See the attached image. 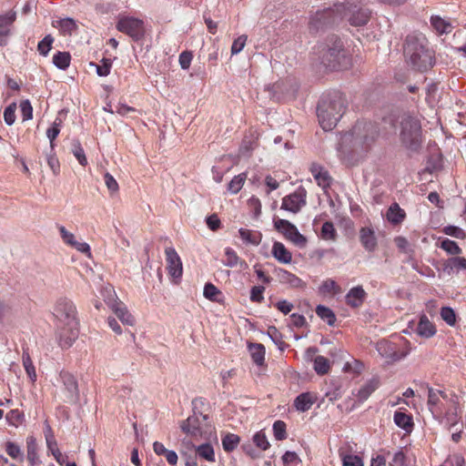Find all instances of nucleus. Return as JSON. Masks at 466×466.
Listing matches in <instances>:
<instances>
[{
	"label": "nucleus",
	"instance_id": "nucleus-10",
	"mask_svg": "<svg viewBox=\"0 0 466 466\" xmlns=\"http://www.w3.org/2000/svg\"><path fill=\"white\" fill-rule=\"evenodd\" d=\"M307 190L299 187L293 193L282 198L281 209L297 214L307 203Z\"/></svg>",
	"mask_w": 466,
	"mask_h": 466
},
{
	"label": "nucleus",
	"instance_id": "nucleus-5",
	"mask_svg": "<svg viewBox=\"0 0 466 466\" xmlns=\"http://www.w3.org/2000/svg\"><path fill=\"white\" fill-rule=\"evenodd\" d=\"M400 140L406 148L418 151L421 146V126L418 118L405 116L400 122Z\"/></svg>",
	"mask_w": 466,
	"mask_h": 466
},
{
	"label": "nucleus",
	"instance_id": "nucleus-3",
	"mask_svg": "<svg viewBox=\"0 0 466 466\" xmlns=\"http://www.w3.org/2000/svg\"><path fill=\"white\" fill-rule=\"evenodd\" d=\"M404 54L410 65L416 70L426 71L433 66V52L427 47L424 36L408 35L404 44Z\"/></svg>",
	"mask_w": 466,
	"mask_h": 466
},
{
	"label": "nucleus",
	"instance_id": "nucleus-45",
	"mask_svg": "<svg viewBox=\"0 0 466 466\" xmlns=\"http://www.w3.org/2000/svg\"><path fill=\"white\" fill-rule=\"evenodd\" d=\"M441 248L445 250L448 254L457 256L461 253V248L458 244L449 238H445L441 242Z\"/></svg>",
	"mask_w": 466,
	"mask_h": 466
},
{
	"label": "nucleus",
	"instance_id": "nucleus-15",
	"mask_svg": "<svg viewBox=\"0 0 466 466\" xmlns=\"http://www.w3.org/2000/svg\"><path fill=\"white\" fill-rule=\"evenodd\" d=\"M360 240L363 248L370 252L377 248L375 232L370 228H362L360 230Z\"/></svg>",
	"mask_w": 466,
	"mask_h": 466
},
{
	"label": "nucleus",
	"instance_id": "nucleus-46",
	"mask_svg": "<svg viewBox=\"0 0 466 466\" xmlns=\"http://www.w3.org/2000/svg\"><path fill=\"white\" fill-rule=\"evenodd\" d=\"M204 297L211 301H219L218 296L221 295V291L212 283H207L204 287L203 291Z\"/></svg>",
	"mask_w": 466,
	"mask_h": 466
},
{
	"label": "nucleus",
	"instance_id": "nucleus-27",
	"mask_svg": "<svg viewBox=\"0 0 466 466\" xmlns=\"http://www.w3.org/2000/svg\"><path fill=\"white\" fill-rule=\"evenodd\" d=\"M314 399L310 393H301L294 400V406L299 411L309 410L314 403Z\"/></svg>",
	"mask_w": 466,
	"mask_h": 466
},
{
	"label": "nucleus",
	"instance_id": "nucleus-36",
	"mask_svg": "<svg viewBox=\"0 0 466 466\" xmlns=\"http://www.w3.org/2000/svg\"><path fill=\"white\" fill-rule=\"evenodd\" d=\"M23 366L26 371L27 376L29 377L32 382L36 380V372L33 361L30 358V355L27 351L24 350L22 355Z\"/></svg>",
	"mask_w": 466,
	"mask_h": 466
},
{
	"label": "nucleus",
	"instance_id": "nucleus-58",
	"mask_svg": "<svg viewBox=\"0 0 466 466\" xmlns=\"http://www.w3.org/2000/svg\"><path fill=\"white\" fill-rule=\"evenodd\" d=\"M321 235L325 239H334L336 231L332 222L327 221L322 225Z\"/></svg>",
	"mask_w": 466,
	"mask_h": 466
},
{
	"label": "nucleus",
	"instance_id": "nucleus-30",
	"mask_svg": "<svg viewBox=\"0 0 466 466\" xmlns=\"http://www.w3.org/2000/svg\"><path fill=\"white\" fill-rule=\"evenodd\" d=\"M238 232L243 241L253 246H258L262 239V235L259 232H253L246 228H240Z\"/></svg>",
	"mask_w": 466,
	"mask_h": 466
},
{
	"label": "nucleus",
	"instance_id": "nucleus-49",
	"mask_svg": "<svg viewBox=\"0 0 466 466\" xmlns=\"http://www.w3.org/2000/svg\"><path fill=\"white\" fill-rule=\"evenodd\" d=\"M253 442L258 448L261 449L262 451L268 450L270 446L267 439V436L263 431H259L254 434Z\"/></svg>",
	"mask_w": 466,
	"mask_h": 466
},
{
	"label": "nucleus",
	"instance_id": "nucleus-20",
	"mask_svg": "<svg viewBox=\"0 0 466 466\" xmlns=\"http://www.w3.org/2000/svg\"><path fill=\"white\" fill-rule=\"evenodd\" d=\"M180 428L185 433L191 436L201 434L199 419L196 415L189 416L187 420H183Z\"/></svg>",
	"mask_w": 466,
	"mask_h": 466
},
{
	"label": "nucleus",
	"instance_id": "nucleus-64",
	"mask_svg": "<svg viewBox=\"0 0 466 466\" xmlns=\"http://www.w3.org/2000/svg\"><path fill=\"white\" fill-rule=\"evenodd\" d=\"M104 179H105V184L106 186V187L108 188V190L111 192V193H116L118 191V183L116 182V180L114 178V177L109 174L108 172H106L104 176Z\"/></svg>",
	"mask_w": 466,
	"mask_h": 466
},
{
	"label": "nucleus",
	"instance_id": "nucleus-63",
	"mask_svg": "<svg viewBox=\"0 0 466 466\" xmlns=\"http://www.w3.org/2000/svg\"><path fill=\"white\" fill-rule=\"evenodd\" d=\"M247 35H242L238 36L232 44L231 46V54L236 55L238 54L245 46L247 42Z\"/></svg>",
	"mask_w": 466,
	"mask_h": 466
},
{
	"label": "nucleus",
	"instance_id": "nucleus-19",
	"mask_svg": "<svg viewBox=\"0 0 466 466\" xmlns=\"http://www.w3.org/2000/svg\"><path fill=\"white\" fill-rule=\"evenodd\" d=\"M366 297V292L361 286L352 288L346 295V302L352 308L360 307Z\"/></svg>",
	"mask_w": 466,
	"mask_h": 466
},
{
	"label": "nucleus",
	"instance_id": "nucleus-2",
	"mask_svg": "<svg viewBox=\"0 0 466 466\" xmlns=\"http://www.w3.org/2000/svg\"><path fill=\"white\" fill-rule=\"evenodd\" d=\"M347 99L338 91L323 94L317 105V116L323 130H332L345 114Z\"/></svg>",
	"mask_w": 466,
	"mask_h": 466
},
{
	"label": "nucleus",
	"instance_id": "nucleus-62",
	"mask_svg": "<svg viewBox=\"0 0 466 466\" xmlns=\"http://www.w3.org/2000/svg\"><path fill=\"white\" fill-rule=\"evenodd\" d=\"M59 231H60L61 238L66 244H67L71 247L75 245L76 240L75 235L73 233L66 230V228L64 226L59 227Z\"/></svg>",
	"mask_w": 466,
	"mask_h": 466
},
{
	"label": "nucleus",
	"instance_id": "nucleus-11",
	"mask_svg": "<svg viewBox=\"0 0 466 466\" xmlns=\"http://www.w3.org/2000/svg\"><path fill=\"white\" fill-rule=\"evenodd\" d=\"M60 378L64 385L63 398L67 403H76L79 399L78 386L76 378L69 372H61Z\"/></svg>",
	"mask_w": 466,
	"mask_h": 466
},
{
	"label": "nucleus",
	"instance_id": "nucleus-37",
	"mask_svg": "<svg viewBox=\"0 0 466 466\" xmlns=\"http://www.w3.org/2000/svg\"><path fill=\"white\" fill-rule=\"evenodd\" d=\"M313 368L317 374L325 375L329 370V360L323 356H317L313 360Z\"/></svg>",
	"mask_w": 466,
	"mask_h": 466
},
{
	"label": "nucleus",
	"instance_id": "nucleus-57",
	"mask_svg": "<svg viewBox=\"0 0 466 466\" xmlns=\"http://www.w3.org/2000/svg\"><path fill=\"white\" fill-rule=\"evenodd\" d=\"M319 289L322 293H338L339 291V286L332 279L323 281Z\"/></svg>",
	"mask_w": 466,
	"mask_h": 466
},
{
	"label": "nucleus",
	"instance_id": "nucleus-17",
	"mask_svg": "<svg viewBox=\"0 0 466 466\" xmlns=\"http://www.w3.org/2000/svg\"><path fill=\"white\" fill-rule=\"evenodd\" d=\"M111 309L123 324L128 326H133L135 324L134 317L123 303L115 302L111 305Z\"/></svg>",
	"mask_w": 466,
	"mask_h": 466
},
{
	"label": "nucleus",
	"instance_id": "nucleus-56",
	"mask_svg": "<svg viewBox=\"0 0 466 466\" xmlns=\"http://www.w3.org/2000/svg\"><path fill=\"white\" fill-rule=\"evenodd\" d=\"M256 147V143L253 139H243L240 147H239V155L241 156H248L249 153Z\"/></svg>",
	"mask_w": 466,
	"mask_h": 466
},
{
	"label": "nucleus",
	"instance_id": "nucleus-48",
	"mask_svg": "<svg viewBox=\"0 0 466 466\" xmlns=\"http://www.w3.org/2000/svg\"><path fill=\"white\" fill-rule=\"evenodd\" d=\"M273 433L278 441L287 439L286 423L283 420H276L273 424Z\"/></svg>",
	"mask_w": 466,
	"mask_h": 466
},
{
	"label": "nucleus",
	"instance_id": "nucleus-38",
	"mask_svg": "<svg viewBox=\"0 0 466 466\" xmlns=\"http://www.w3.org/2000/svg\"><path fill=\"white\" fill-rule=\"evenodd\" d=\"M56 23L57 25L54 24V26H57L63 35H71L77 27L75 20L69 17L60 19Z\"/></svg>",
	"mask_w": 466,
	"mask_h": 466
},
{
	"label": "nucleus",
	"instance_id": "nucleus-21",
	"mask_svg": "<svg viewBox=\"0 0 466 466\" xmlns=\"http://www.w3.org/2000/svg\"><path fill=\"white\" fill-rule=\"evenodd\" d=\"M379 385L380 380L378 378H372L367 381L358 390V392L356 393L359 400L362 402L368 400V398L378 389Z\"/></svg>",
	"mask_w": 466,
	"mask_h": 466
},
{
	"label": "nucleus",
	"instance_id": "nucleus-61",
	"mask_svg": "<svg viewBox=\"0 0 466 466\" xmlns=\"http://www.w3.org/2000/svg\"><path fill=\"white\" fill-rule=\"evenodd\" d=\"M265 288L263 286H255L250 290V300L253 302H262L264 299L263 292Z\"/></svg>",
	"mask_w": 466,
	"mask_h": 466
},
{
	"label": "nucleus",
	"instance_id": "nucleus-32",
	"mask_svg": "<svg viewBox=\"0 0 466 466\" xmlns=\"http://www.w3.org/2000/svg\"><path fill=\"white\" fill-rule=\"evenodd\" d=\"M316 314L324 321L327 322L329 326H333L336 322V315L334 312L328 307L323 305H319L316 308Z\"/></svg>",
	"mask_w": 466,
	"mask_h": 466
},
{
	"label": "nucleus",
	"instance_id": "nucleus-8",
	"mask_svg": "<svg viewBox=\"0 0 466 466\" xmlns=\"http://www.w3.org/2000/svg\"><path fill=\"white\" fill-rule=\"evenodd\" d=\"M116 29L127 34L134 41L144 38L146 33L144 21L133 16L120 17L116 24Z\"/></svg>",
	"mask_w": 466,
	"mask_h": 466
},
{
	"label": "nucleus",
	"instance_id": "nucleus-6",
	"mask_svg": "<svg viewBox=\"0 0 466 466\" xmlns=\"http://www.w3.org/2000/svg\"><path fill=\"white\" fill-rule=\"evenodd\" d=\"M321 56V63L330 70H340L347 68L350 65V58L346 56L340 39L336 37L332 46L324 48Z\"/></svg>",
	"mask_w": 466,
	"mask_h": 466
},
{
	"label": "nucleus",
	"instance_id": "nucleus-54",
	"mask_svg": "<svg viewBox=\"0 0 466 466\" xmlns=\"http://www.w3.org/2000/svg\"><path fill=\"white\" fill-rule=\"evenodd\" d=\"M46 446L48 450L51 451L52 455L55 457L56 461L61 465L64 462V456L57 447L56 440L46 442Z\"/></svg>",
	"mask_w": 466,
	"mask_h": 466
},
{
	"label": "nucleus",
	"instance_id": "nucleus-59",
	"mask_svg": "<svg viewBox=\"0 0 466 466\" xmlns=\"http://www.w3.org/2000/svg\"><path fill=\"white\" fill-rule=\"evenodd\" d=\"M102 65L96 66V73L99 76H106L110 73V68L112 66L111 60L108 58H103L101 60Z\"/></svg>",
	"mask_w": 466,
	"mask_h": 466
},
{
	"label": "nucleus",
	"instance_id": "nucleus-12",
	"mask_svg": "<svg viewBox=\"0 0 466 466\" xmlns=\"http://www.w3.org/2000/svg\"><path fill=\"white\" fill-rule=\"evenodd\" d=\"M167 257V268L168 273L175 279L182 276V262L177 251L173 248H167L165 250Z\"/></svg>",
	"mask_w": 466,
	"mask_h": 466
},
{
	"label": "nucleus",
	"instance_id": "nucleus-23",
	"mask_svg": "<svg viewBox=\"0 0 466 466\" xmlns=\"http://www.w3.org/2000/svg\"><path fill=\"white\" fill-rule=\"evenodd\" d=\"M405 217V211L400 208L398 203H392L387 211V218L393 225L401 223Z\"/></svg>",
	"mask_w": 466,
	"mask_h": 466
},
{
	"label": "nucleus",
	"instance_id": "nucleus-39",
	"mask_svg": "<svg viewBox=\"0 0 466 466\" xmlns=\"http://www.w3.org/2000/svg\"><path fill=\"white\" fill-rule=\"evenodd\" d=\"M246 179H247L246 173H241V174L235 176L228 183V190L231 194L238 193L241 190Z\"/></svg>",
	"mask_w": 466,
	"mask_h": 466
},
{
	"label": "nucleus",
	"instance_id": "nucleus-22",
	"mask_svg": "<svg viewBox=\"0 0 466 466\" xmlns=\"http://www.w3.org/2000/svg\"><path fill=\"white\" fill-rule=\"evenodd\" d=\"M272 255L276 259L284 264H289L292 260L291 253L280 242L273 244Z\"/></svg>",
	"mask_w": 466,
	"mask_h": 466
},
{
	"label": "nucleus",
	"instance_id": "nucleus-26",
	"mask_svg": "<svg viewBox=\"0 0 466 466\" xmlns=\"http://www.w3.org/2000/svg\"><path fill=\"white\" fill-rule=\"evenodd\" d=\"M248 350L254 363L262 366L265 360V347L260 343H249Z\"/></svg>",
	"mask_w": 466,
	"mask_h": 466
},
{
	"label": "nucleus",
	"instance_id": "nucleus-13",
	"mask_svg": "<svg viewBox=\"0 0 466 466\" xmlns=\"http://www.w3.org/2000/svg\"><path fill=\"white\" fill-rule=\"evenodd\" d=\"M16 14L9 11L5 15H0V45H6V37L10 33V25L15 22Z\"/></svg>",
	"mask_w": 466,
	"mask_h": 466
},
{
	"label": "nucleus",
	"instance_id": "nucleus-44",
	"mask_svg": "<svg viewBox=\"0 0 466 466\" xmlns=\"http://www.w3.org/2000/svg\"><path fill=\"white\" fill-rule=\"evenodd\" d=\"M431 25L440 33L447 34L451 28V25L441 17L435 15L431 18Z\"/></svg>",
	"mask_w": 466,
	"mask_h": 466
},
{
	"label": "nucleus",
	"instance_id": "nucleus-16",
	"mask_svg": "<svg viewBox=\"0 0 466 466\" xmlns=\"http://www.w3.org/2000/svg\"><path fill=\"white\" fill-rule=\"evenodd\" d=\"M276 275L281 284L288 285L290 288L302 287V280L296 275L286 269L279 268L276 270Z\"/></svg>",
	"mask_w": 466,
	"mask_h": 466
},
{
	"label": "nucleus",
	"instance_id": "nucleus-53",
	"mask_svg": "<svg viewBox=\"0 0 466 466\" xmlns=\"http://www.w3.org/2000/svg\"><path fill=\"white\" fill-rule=\"evenodd\" d=\"M20 110L24 121L30 120L33 117V107L28 99L23 100L20 103Z\"/></svg>",
	"mask_w": 466,
	"mask_h": 466
},
{
	"label": "nucleus",
	"instance_id": "nucleus-40",
	"mask_svg": "<svg viewBox=\"0 0 466 466\" xmlns=\"http://www.w3.org/2000/svg\"><path fill=\"white\" fill-rule=\"evenodd\" d=\"M71 152L81 166L86 167L87 165V159L85 155V151L78 139H74L72 141Z\"/></svg>",
	"mask_w": 466,
	"mask_h": 466
},
{
	"label": "nucleus",
	"instance_id": "nucleus-43",
	"mask_svg": "<svg viewBox=\"0 0 466 466\" xmlns=\"http://www.w3.org/2000/svg\"><path fill=\"white\" fill-rule=\"evenodd\" d=\"M196 451L199 457L207 460L208 461H215L214 449L211 444H201L196 449Z\"/></svg>",
	"mask_w": 466,
	"mask_h": 466
},
{
	"label": "nucleus",
	"instance_id": "nucleus-7",
	"mask_svg": "<svg viewBox=\"0 0 466 466\" xmlns=\"http://www.w3.org/2000/svg\"><path fill=\"white\" fill-rule=\"evenodd\" d=\"M336 9L338 12H343L344 16L353 26L365 25L371 15L369 8L349 1L336 5Z\"/></svg>",
	"mask_w": 466,
	"mask_h": 466
},
{
	"label": "nucleus",
	"instance_id": "nucleus-14",
	"mask_svg": "<svg viewBox=\"0 0 466 466\" xmlns=\"http://www.w3.org/2000/svg\"><path fill=\"white\" fill-rule=\"evenodd\" d=\"M376 350L379 354L385 359H389L393 361L399 360L400 359L395 350L394 344L388 340L382 339L378 341L376 343Z\"/></svg>",
	"mask_w": 466,
	"mask_h": 466
},
{
	"label": "nucleus",
	"instance_id": "nucleus-9",
	"mask_svg": "<svg viewBox=\"0 0 466 466\" xmlns=\"http://www.w3.org/2000/svg\"><path fill=\"white\" fill-rule=\"evenodd\" d=\"M275 228L283 234L287 239L294 243L299 248H303L307 244V238L299 232L295 225L286 219H274Z\"/></svg>",
	"mask_w": 466,
	"mask_h": 466
},
{
	"label": "nucleus",
	"instance_id": "nucleus-42",
	"mask_svg": "<svg viewBox=\"0 0 466 466\" xmlns=\"http://www.w3.org/2000/svg\"><path fill=\"white\" fill-rule=\"evenodd\" d=\"M5 451L12 459L18 461H24L25 456L18 444L7 441L5 443Z\"/></svg>",
	"mask_w": 466,
	"mask_h": 466
},
{
	"label": "nucleus",
	"instance_id": "nucleus-34",
	"mask_svg": "<svg viewBox=\"0 0 466 466\" xmlns=\"http://www.w3.org/2000/svg\"><path fill=\"white\" fill-rule=\"evenodd\" d=\"M425 387L428 390V405L430 409L432 410V408L437 406L440 402V396H441L443 399L447 398V394L442 390H435L431 387H430L428 384H424Z\"/></svg>",
	"mask_w": 466,
	"mask_h": 466
},
{
	"label": "nucleus",
	"instance_id": "nucleus-18",
	"mask_svg": "<svg viewBox=\"0 0 466 466\" xmlns=\"http://www.w3.org/2000/svg\"><path fill=\"white\" fill-rule=\"evenodd\" d=\"M442 269L448 275L466 269V258L462 257H452L443 263Z\"/></svg>",
	"mask_w": 466,
	"mask_h": 466
},
{
	"label": "nucleus",
	"instance_id": "nucleus-1",
	"mask_svg": "<svg viewBox=\"0 0 466 466\" xmlns=\"http://www.w3.org/2000/svg\"><path fill=\"white\" fill-rule=\"evenodd\" d=\"M76 308L67 298H60L56 304L54 316L56 319V335L62 348H69L77 339L79 323Z\"/></svg>",
	"mask_w": 466,
	"mask_h": 466
},
{
	"label": "nucleus",
	"instance_id": "nucleus-25",
	"mask_svg": "<svg viewBox=\"0 0 466 466\" xmlns=\"http://www.w3.org/2000/svg\"><path fill=\"white\" fill-rule=\"evenodd\" d=\"M417 332L421 337L431 338L436 333V329L434 325L423 315L420 319Z\"/></svg>",
	"mask_w": 466,
	"mask_h": 466
},
{
	"label": "nucleus",
	"instance_id": "nucleus-31",
	"mask_svg": "<svg viewBox=\"0 0 466 466\" xmlns=\"http://www.w3.org/2000/svg\"><path fill=\"white\" fill-rule=\"evenodd\" d=\"M226 260L224 265L229 268H234L237 265H240L242 268L248 267L244 260H241L237 253L230 248H227L225 250Z\"/></svg>",
	"mask_w": 466,
	"mask_h": 466
},
{
	"label": "nucleus",
	"instance_id": "nucleus-35",
	"mask_svg": "<svg viewBox=\"0 0 466 466\" xmlns=\"http://www.w3.org/2000/svg\"><path fill=\"white\" fill-rule=\"evenodd\" d=\"M71 61V56L68 52H57L54 55L53 64L61 70H66Z\"/></svg>",
	"mask_w": 466,
	"mask_h": 466
},
{
	"label": "nucleus",
	"instance_id": "nucleus-60",
	"mask_svg": "<svg viewBox=\"0 0 466 466\" xmlns=\"http://www.w3.org/2000/svg\"><path fill=\"white\" fill-rule=\"evenodd\" d=\"M343 466H364L360 457L357 455H345L342 458Z\"/></svg>",
	"mask_w": 466,
	"mask_h": 466
},
{
	"label": "nucleus",
	"instance_id": "nucleus-24",
	"mask_svg": "<svg viewBox=\"0 0 466 466\" xmlns=\"http://www.w3.org/2000/svg\"><path fill=\"white\" fill-rule=\"evenodd\" d=\"M310 171L319 186L323 187L329 186L330 177L328 171L325 170L322 167L313 164L310 167Z\"/></svg>",
	"mask_w": 466,
	"mask_h": 466
},
{
	"label": "nucleus",
	"instance_id": "nucleus-47",
	"mask_svg": "<svg viewBox=\"0 0 466 466\" xmlns=\"http://www.w3.org/2000/svg\"><path fill=\"white\" fill-rule=\"evenodd\" d=\"M62 124V120L60 118H56L51 127L46 130V136L50 141V146L54 147V140L60 133V127Z\"/></svg>",
	"mask_w": 466,
	"mask_h": 466
},
{
	"label": "nucleus",
	"instance_id": "nucleus-29",
	"mask_svg": "<svg viewBox=\"0 0 466 466\" xmlns=\"http://www.w3.org/2000/svg\"><path fill=\"white\" fill-rule=\"evenodd\" d=\"M394 422L398 427L405 430L407 432L411 431L413 427L412 418L400 411L395 412Z\"/></svg>",
	"mask_w": 466,
	"mask_h": 466
},
{
	"label": "nucleus",
	"instance_id": "nucleus-41",
	"mask_svg": "<svg viewBox=\"0 0 466 466\" xmlns=\"http://www.w3.org/2000/svg\"><path fill=\"white\" fill-rule=\"evenodd\" d=\"M240 441V438L234 433H227L222 438V446L224 451L230 452L234 451Z\"/></svg>",
	"mask_w": 466,
	"mask_h": 466
},
{
	"label": "nucleus",
	"instance_id": "nucleus-51",
	"mask_svg": "<svg viewBox=\"0 0 466 466\" xmlns=\"http://www.w3.org/2000/svg\"><path fill=\"white\" fill-rule=\"evenodd\" d=\"M441 317L450 326H453L456 323L455 312L450 307H442L441 308Z\"/></svg>",
	"mask_w": 466,
	"mask_h": 466
},
{
	"label": "nucleus",
	"instance_id": "nucleus-52",
	"mask_svg": "<svg viewBox=\"0 0 466 466\" xmlns=\"http://www.w3.org/2000/svg\"><path fill=\"white\" fill-rule=\"evenodd\" d=\"M53 41H54V38L50 35H46L38 43L37 49H38L39 53L46 56L52 47Z\"/></svg>",
	"mask_w": 466,
	"mask_h": 466
},
{
	"label": "nucleus",
	"instance_id": "nucleus-28",
	"mask_svg": "<svg viewBox=\"0 0 466 466\" xmlns=\"http://www.w3.org/2000/svg\"><path fill=\"white\" fill-rule=\"evenodd\" d=\"M26 459L32 466L40 463L37 454V443L33 437L28 438L26 441Z\"/></svg>",
	"mask_w": 466,
	"mask_h": 466
},
{
	"label": "nucleus",
	"instance_id": "nucleus-55",
	"mask_svg": "<svg viewBox=\"0 0 466 466\" xmlns=\"http://www.w3.org/2000/svg\"><path fill=\"white\" fill-rule=\"evenodd\" d=\"M15 103L9 105L4 111V119L6 125L11 126L15 121Z\"/></svg>",
	"mask_w": 466,
	"mask_h": 466
},
{
	"label": "nucleus",
	"instance_id": "nucleus-4",
	"mask_svg": "<svg viewBox=\"0 0 466 466\" xmlns=\"http://www.w3.org/2000/svg\"><path fill=\"white\" fill-rule=\"evenodd\" d=\"M379 136L378 126L372 122L358 121L350 134L343 137V140H350L353 148L367 150Z\"/></svg>",
	"mask_w": 466,
	"mask_h": 466
},
{
	"label": "nucleus",
	"instance_id": "nucleus-50",
	"mask_svg": "<svg viewBox=\"0 0 466 466\" xmlns=\"http://www.w3.org/2000/svg\"><path fill=\"white\" fill-rule=\"evenodd\" d=\"M268 334L272 341L279 346L280 350H284L286 348L285 342L282 340L281 333L277 329L276 327H269Z\"/></svg>",
	"mask_w": 466,
	"mask_h": 466
},
{
	"label": "nucleus",
	"instance_id": "nucleus-33",
	"mask_svg": "<svg viewBox=\"0 0 466 466\" xmlns=\"http://www.w3.org/2000/svg\"><path fill=\"white\" fill-rule=\"evenodd\" d=\"M330 10L316 13L309 23L310 30L319 31L321 29L326 25L325 20L330 15Z\"/></svg>",
	"mask_w": 466,
	"mask_h": 466
}]
</instances>
